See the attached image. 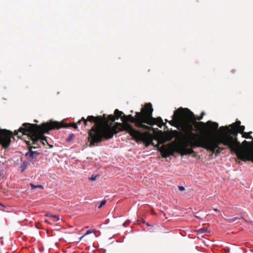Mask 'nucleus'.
I'll return each instance as SVG.
<instances>
[{
    "label": "nucleus",
    "mask_w": 253,
    "mask_h": 253,
    "mask_svg": "<svg viewBox=\"0 0 253 253\" xmlns=\"http://www.w3.org/2000/svg\"><path fill=\"white\" fill-rule=\"evenodd\" d=\"M50 217L55 219H54V221H57L59 220V217L57 215H50Z\"/></svg>",
    "instance_id": "nucleus-21"
},
{
    "label": "nucleus",
    "mask_w": 253,
    "mask_h": 253,
    "mask_svg": "<svg viewBox=\"0 0 253 253\" xmlns=\"http://www.w3.org/2000/svg\"><path fill=\"white\" fill-rule=\"evenodd\" d=\"M178 188L181 191H183L185 190V188L182 186H178Z\"/></svg>",
    "instance_id": "nucleus-25"
},
{
    "label": "nucleus",
    "mask_w": 253,
    "mask_h": 253,
    "mask_svg": "<svg viewBox=\"0 0 253 253\" xmlns=\"http://www.w3.org/2000/svg\"><path fill=\"white\" fill-rule=\"evenodd\" d=\"M29 151L27 152L25 155L28 157L29 161L33 164H35L37 161V157L39 155V153L37 151H33L32 150V148H34L33 145H29Z\"/></svg>",
    "instance_id": "nucleus-9"
},
{
    "label": "nucleus",
    "mask_w": 253,
    "mask_h": 253,
    "mask_svg": "<svg viewBox=\"0 0 253 253\" xmlns=\"http://www.w3.org/2000/svg\"><path fill=\"white\" fill-rule=\"evenodd\" d=\"M124 115L123 112L119 111L118 109H116L114 111V116L116 119L118 120L119 118L122 119L123 116Z\"/></svg>",
    "instance_id": "nucleus-10"
},
{
    "label": "nucleus",
    "mask_w": 253,
    "mask_h": 253,
    "mask_svg": "<svg viewBox=\"0 0 253 253\" xmlns=\"http://www.w3.org/2000/svg\"><path fill=\"white\" fill-rule=\"evenodd\" d=\"M62 124L56 121H50L42 123L41 125L30 123H24L22 126L17 130H15L13 133L7 129L0 130V144L4 149L7 148L10 143L11 138L13 135H17L18 138H22L24 135L27 136L28 140H26L28 145H33L34 148L39 147L38 142L45 145L48 144L50 147H52L47 142L46 137L44 135L53 129H59L64 126Z\"/></svg>",
    "instance_id": "nucleus-3"
},
{
    "label": "nucleus",
    "mask_w": 253,
    "mask_h": 253,
    "mask_svg": "<svg viewBox=\"0 0 253 253\" xmlns=\"http://www.w3.org/2000/svg\"><path fill=\"white\" fill-rule=\"evenodd\" d=\"M146 113L145 116L148 117L149 115L150 116L149 118V123H145V125L149 126L157 125L159 127L162 128L163 126L165 124L164 123L163 120L161 118L158 117L157 118H154L152 117V112L153 109L152 108V104L149 103L146 104Z\"/></svg>",
    "instance_id": "nucleus-8"
},
{
    "label": "nucleus",
    "mask_w": 253,
    "mask_h": 253,
    "mask_svg": "<svg viewBox=\"0 0 253 253\" xmlns=\"http://www.w3.org/2000/svg\"><path fill=\"white\" fill-rule=\"evenodd\" d=\"M224 150V147H219V146H218V148H217L216 149H215V151L214 152L216 153V154H219L222 151Z\"/></svg>",
    "instance_id": "nucleus-17"
},
{
    "label": "nucleus",
    "mask_w": 253,
    "mask_h": 253,
    "mask_svg": "<svg viewBox=\"0 0 253 253\" xmlns=\"http://www.w3.org/2000/svg\"><path fill=\"white\" fill-rule=\"evenodd\" d=\"M106 203V201L104 200H102L100 203L99 205L98 206V209H101L103 206H104Z\"/></svg>",
    "instance_id": "nucleus-19"
},
{
    "label": "nucleus",
    "mask_w": 253,
    "mask_h": 253,
    "mask_svg": "<svg viewBox=\"0 0 253 253\" xmlns=\"http://www.w3.org/2000/svg\"><path fill=\"white\" fill-rule=\"evenodd\" d=\"M96 177H97L96 175H95V176L92 175V176L89 178V180L90 181H94V180H96Z\"/></svg>",
    "instance_id": "nucleus-24"
},
{
    "label": "nucleus",
    "mask_w": 253,
    "mask_h": 253,
    "mask_svg": "<svg viewBox=\"0 0 253 253\" xmlns=\"http://www.w3.org/2000/svg\"><path fill=\"white\" fill-rule=\"evenodd\" d=\"M250 145H253V140L250 142Z\"/></svg>",
    "instance_id": "nucleus-26"
},
{
    "label": "nucleus",
    "mask_w": 253,
    "mask_h": 253,
    "mask_svg": "<svg viewBox=\"0 0 253 253\" xmlns=\"http://www.w3.org/2000/svg\"><path fill=\"white\" fill-rule=\"evenodd\" d=\"M29 163L28 162H24L22 165L21 166V168L22 169L21 171L22 172H23L24 171L27 169L28 166L29 165Z\"/></svg>",
    "instance_id": "nucleus-13"
},
{
    "label": "nucleus",
    "mask_w": 253,
    "mask_h": 253,
    "mask_svg": "<svg viewBox=\"0 0 253 253\" xmlns=\"http://www.w3.org/2000/svg\"><path fill=\"white\" fill-rule=\"evenodd\" d=\"M30 186L31 187L32 190H34V189H35V188H41L42 189H43V186L42 185H35L33 184V183H30Z\"/></svg>",
    "instance_id": "nucleus-14"
},
{
    "label": "nucleus",
    "mask_w": 253,
    "mask_h": 253,
    "mask_svg": "<svg viewBox=\"0 0 253 253\" xmlns=\"http://www.w3.org/2000/svg\"><path fill=\"white\" fill-rule=\"evenodd\" d=\"M130 221L129 220H126L123 224L125 227H126L130 224Z\"/></svg>",
    "instance_id": "nucleus-22"
},
{
    "label": "nucleus",
    "mask_w": 253,
    "mask_h": 253,
    "mask_svg": "<svg viewBox=\"0 0 253 253\" xmlns=\"http://www.w3.org/2000/svg\"><path fill=\"white\" fill-rule=\"evenodd\" d=\"M72 136H70L69 138H68V141H70L72 140Z\"/></svg>",
    "instance_id": "nucleus-27"
},
{
    "label": "nucleus",
    "mask_w": 253,
    "mask_h": 253,
    "mask_svg": "<svg viewBox=\"0 0 253 253\" xmlns=\"http://www.w3.org/2000/svg\"><path fill=\"white\" fill-rule=\"evenodd\" d=\"M240 126H241V122L240 121H237L236 122L230 125L229 126L230 127L237 128V127Z\"/></svg>",
    "instance_id": "nucleus-12"
},
{
    "label": "nucleus",
    "mask_w": 253,
    "mask_h": 253,
    "mask_svg": "<svg viewBox=\"0 0 253 253\" xmlns=\"http://www.w3.org/2000/svg\"><path fill=\"white\" fill-rule=\"evenodd\" d=\"M146 109L145 104L144 107L141 109L140 112L135 113V116H132L131 115H126L124 114L123 118H122L123 123L129 122L134 124V126H132L141 132H142V130H151L152 128L151 126L145 125V123H149L148 119L150 116V115L148 117L145 116Z\"/></svg>",
    "instance_id": "nucleus-6"
},
{
    "label": "nucleus",
    "mask_w": 253,
    "mask_h": 253,
    "mask_svg": "<svg viewBox=\"0 0 253 253\" xmlns=\"http://www.w3.org/2000/svg\"><path fill=\"white\" fill-rule=\"evenodd\" d=\"M146 225L147 226H150V225L148 223H146Z\"/></svg>",
    "instance_id": "nucleus-29"
},
{
    "label": "nucleus",
    "mask_w": 253,
    "mask_h": 253,
    "mask_svg": "<svg viewBox=\"0 0 253 253\" xmlns=\"http://www.w3.org/2000/svg\"><path fill=\"white\" fill-rule=\"evenodd\" d=\"M59 123L62 124L64 126H62V127H68L70 126H72L73 128L77 129L78 127L77 124L76 123H73L70 124H64L63 122H59Z\"/></svg>",
    "instance_id": "nucleus-11"
},
{
    "label": "nucleus",
    "mask_w": 253,
    "mask_h": 253,
    "mask_svg": "<svg viewBox=\"0 0 253 253\" xmlns=\"http://www.w3.org/2000/svg\"><path fill=\"white\" fill-rule=\"evenodd\" d=\"M213 134H207L211 137H202L198 134L197 137H194V140L186 143V145L183 146L184 149L179 150L181 151L183 155H190L195 153L193 149L196 147H201L209 150L214 153L215 149L218 148V146L222 144L224 146H227L231 153H234V147H231L229 143L230 138L225 135L223 131H220L221 133L219 136L216 137L215 133Z\"/></svg>",
    "instance_id": "nucleus-4"
},
{
    "label": "nucleus",
    "mask_w": 253,
    "mask_h": 253,
    "mask_svg": "<svg viewBox=\"0 0 253 253\" xmlns=\"http://www.w3.org/2000/svg\"><path fill=\"white\" fill-rule=\"evenodd\" d=\"M245 129V127L244 126H240L237 127L238 131L241 134L244 132Z\"/></svg>",
    "instance_id": "nucleus-15"
},
{
    "label": "nucleus",
    "mask_w": 253,
    "mask_h": 253,
    "mask_svg": "<svg viewBox=\"0 0 253 253\" xmlns=\"http://www.w3.org/2000/svg\"><path fill=\"white\" fill-rule=\"evenodd\" d=\"M242 137L247 139L250 138L252 139L253 137L251 135H250L248 132H244L242 134Z\"/></svg>",
    "instance_id": "nucleus-16"
},
{
    "label": "nucleus",
    "mask_w": 253,
    "mask_h": 253,
    "mask_svg": "<svg viewBox=\"0 0 253 253\" xmlns=\"http://www.w3.org/2000/svg\"><path fill=\"white\" fill-rule=\"evenodd\" d=\"M198 232L200 233H203L206 232H209V231L206 228H201L199 229Z\"/></svg>",
    "instance_id": "nucleus-18"
},
{
    "label": "nucleus",
    "mask_w": 253,
    "mask_h": 253,
    "mask_svg": "<svg viewBox=\"0 0 253 253\" xmlns=\"http://www.w3.org/2000/svg\"><path fill=\"white\" fill-rule=\"evenodd\" d=\"M242 145L243 146H245L246 147H249L250 146V142L246 141V140H244L243 142H242Z\"/></svg>",
    "instance_id": "nucleus-20"
},
{
    "label": "nucleus",
    "mask_w": 253,
    "mask_h": 253,
    "mask_svg": "<svg viewBox=\"0 0 253 253\" xmlns=\"http://www.w3.org/2000/svg\"><path fill=\"white\" fill-rule=\"evenodd\" d=\"M248 133H249V134L250 135H251V134L253 133V132H252V131H250V132H248Z\"/></svg>",
    "instance_id": "nucleus-28"
},
{
    "label": "nucleus",
    "mask_w": 253,
    "mask_h": 253,
    "mask_svg": "<svg viewBox=\"0 0 253 253\" xmlns=\"http://www.w3.org/2000/svg\"><path fill=\"white\" fill-rule=\"evenodd\" d=\"M214 211H217L218 210L217 209H213Z\"/></svg>",
    "instance_id": "nucleus-30"
},
{
    "label": "nucleus",
    "mask_w": 253,
    "mask_h": 253,
    "mask_svg": "<svg viewBox=\"0 0 253 253\" xmlns=\"http://www.w3.org/2000/svg\"><path fill=\"white\" fill-rule=\"evenodd\" d=\"M92 232V231L90 230H88L86 231V233L83 236H82L81 237V239H82V238H83L84 236L86 235H88L90 233H91Z\"/></svg>",
    "instance_id": "nucleus-23"
},
{
    "label": "nucleus",
    "mask_w": 253,
    "mask_h": 253,
    "mask_svg": "<svg viewBox=\"0 0 253 253\" xmlns=\"http://www.w3.org/2000/svg\"><path fill=\"white\" fill-rule=\"evenodd\" d=\"M205 113L204 112H202L201 115L197 118H195L194 115L193 119V126L194 128L196 127L198 129L200 130V132L202 134H213L218 128V124L216 122H213L211 121H208L206 123L203 122H197L195 120L198 121L201 120Z\"/></svg>",
    "instance_id": "nucleus-7"
},
{
    "label": "nucleus",
    "mask_w": 253,
    "mask_h": 253,
    "mask_svg": "<svg viewBox=\"0 0 253 253\" xmlns=\"http://www.w3.org/2000/svg\"><path fill=\"white\" fill-rule=\"evenodd\" d=\"M219 131H223L225 135L230 138L229 143L231 145L232 147H234V153L236 154L238 159L244 161L248 160V152L242 147L240 142L238 141L237 135L239 132L237 128L228 126H222L219 128Z\"/></svg>",
    "instance_id": "nucleus-5"
},
{
    "label": "nucleus",
    "mask_w": 253,
    "mask_h": 253,
    "mask_svg": "<svg viewBox=\"0 0 253 253\" xmlns=\"http://www.w3.org/2000/svg\"><path fill=\"white\" fill-rule=\"evenodd\" d=\"M193 113L187 108H179L174 112L172 117V120L169 121V123L173 126L178 125L181 127L183 133L174 130L166 134V140L170 141L173 137H175L179 142L175 144L174 149L171 147L167 148L165 145L162 146L160 151L164 157L167 158L169 155H173V151L183 156L179 150H183V146L186 145V142L192 141L194 137L198 136L197 133L193 132L195 130L193 126Z\"/></svg>",
    "instance_id": "nucleus-2"
},
{
    "label": "nucleus",
    "mask_w": 253,
    "mask_h": 253,
    "mask_svg": "<svg viewBox=\"0 0 253 253\" xmlns=\"http://www.w3.org/2000/svg\"><path fill=\"white\" fill-rule=\"evenodd\" d=\"M115 120L113 115H110L107 117L105 114L96 117L88 116L86 119L82 117L78 122V124L83 122L85 126H87V122L95 124L88 131V139L90 146H95L102 141L111 139L114 134L123 131H126L136 142L142 141L146 146L153 145V136L149 132H141L127 122L116 123L114 126H112V122Z\"/></svg>",
    "instance_id": "nucleus-1"
}]
</instances>
